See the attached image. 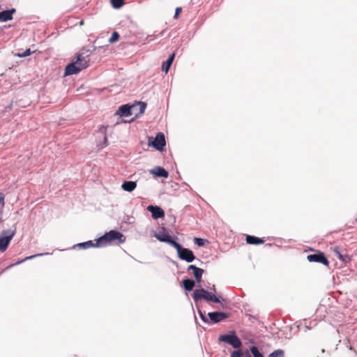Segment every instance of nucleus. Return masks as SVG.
Returning <instances> with one entry per match:
<instances>
[{
  "mask_svg": "<svg viewBox=\"0 0 357 357\" xmlns=\"http://www.w3.org/2000/svg\"><path fill=\"white\" fill-rule=\"evenodd\" d=\"M198 312L200 316V318L203 321H204L205 323H210L209 319L206 317L204 312H202L201 310H199Z\"/></svg>",
  "mask_w": 357,
  "mask_h": 357,
  "instance_id": "obj_27",
  "label": "nucleus"
},
{
  "mask_svg": "<svg viewBox=\"0 0 357 357\" xmlns=\"http://www.w3.org/2000/svg\"><path fill=\"white\" fill-rule=\"evenodd\" d=\"M268 357H284V351L281 349L275 350L270 354Z\"/></svg>",
  "mask_w": 357,
  "mask_h": 357,
  "instance_id": "obj_24",
  "label": "nucleus"
},
{
  "mask_svg": "<svg viewBox=\"0 0 357 357\" xmlns=\"http://www.w3.org/2000/svg\"><path fill=\"white\" fill-rule=\"evenodd\" d=\"M15 11V9L10 10H4L0 13V22H6L13 18V13Z\"/></svg>",
  "mask_w": 357,
  "mask_h": 357,
  "instance_id": "obj_15",
  "label": "nucleus"
},
{
  "mask_svg": "<svg viewBox=\"0 0 357 357\" xmlns=\"http://www.w3.org/2000/svg\"><path fill=\"white\" fill-rule=\"evenodd\" d=\"M250 351L253 355V357H264V355L259 352L258 348L255 346L251 347Z\"/></svg>",
  "mask_w": 357,
  "mask_h": 357,
  "instance_id": "obj_22",
  "label": "nucleus"
},
{
  "mask_svg": "<svg viewBox=\"0 0 357 357\" xmlns=\"http://www.w3.org/2000/svg\"><path fill=\"white\" fill-rule=\"evenodd\" d=\"M192 298L195 302L201 299H204L207 301L220 303V301L218 297L204 289H195L192 294Z\"/></svg>",
  "mask_w": 357,
  "mask_h": 357,
  "instance_id": "obj_4",
  "label": "nucleus"
},
{
  "mask_svg": "<svg viewBox=\"0 0 357 357\" xmlns=\"http://www.w3.org/2000/svg\"><path fill=\"white\" fill-rule=\"evenodd\" d=\"M4 199H5V196H4L3 193L0 192V201H3Z\"/></svg>",
  "mask_w": 357,
  "mask_h": 357,
  "instance_id": "obj_35",
  "label": "nucleus"
},
{
  "mask_svg": "<svg viewBox=\"0 0 357 357\" xmlns=\"http://www.w3.org/2000/svg\"><path fill=\"white\" fill-rule=\"evenodd\" d=\"M77 246L83 249H87L91 247H97L96 242L94 243L92 241L79 243Z\"/></svg>",
  "mask_w": 357,
  "mask_h": 357,
  "instance_id": "obj_21",
  "label": "nucleus"
},
{
  "mask_svg": "<svg viewBox=\"0 0 357 357\" xmlns=\"http://www.w3.org/2000/svg\"><path fill=\"white\" fill-rule=\"evenodd\" d=\"M207 241L205 240V239H203V238H195L194 239V242L196 245H197L198 246H203L204 245L205 243Z\"/></svg>",
  "mask_w": 357,
  "mask_h": 357,
  "instance_id": "obj_26",
  "label": "nucleus"
},
{
  "mask_svg": "<svg viewBox=\"0 0 357 357\" xmlns=\"http://www.w3.org/2000/svg\"><path fill=\"white\" fill-rule=\"evenodd\" d=\"M203 273L204 270L200 268H197L195 271H193L194 277L198 283L201 282Z\"/></svg>",
  "mask_w": 357,
  "mask_h": 357,
  "instance_id": "obj_20",
  "label": "nucleus"
},
{
  "mask_svg": "<svg viewBox=\"0 0 357 357\" xmlns=\"http://www.w3.org/2000/svg\"><path fill=\"white\" fill-rule=\"evenodd\" d=\"M219 340L231 344L235 349L240 348L242 345L241 341L234 333L220 335Z\"/></svg>",
  "mask_w": 357,
  "mask_h": 357,
  "instance_id": "obj_7",
  "label": "nucleus"
},
{
  "mask_svg": "<svg viewBox=\"0 0 357 357\" xmlns=\"http://www.w3.org/2000/svg\"><path fill=\"white\" fill-rule=\"evenodd\" d=\"M88 57L89 55L83 56L81 54H78L75 58L76 59L66 67L65 75L76 74L87 68L89 63Z\"/></svg>",
  "mask_w": 357,
  "mask_h": 357,
  "instance_id": "obj_2",
  "label": "nucleus"
},
{
  "mask_svg": "<svg viewBox=\"0 0 357 357\" xmlns=\"http://www.w3.org/2000/svg\"><path fill=\"white\" fill-rule=\"evenodd\" d=\"M197 267L195 266V265H190L188 267V271H190V270H192V271H195Z\"/></svg>",
  "mask_w": 357,
  "mask_h": 357,
  "instance_id": "obj_34",
  "label": "nucleus"
},
{
  "mask_svg": "<svg viewBox=\"0 0 357 357\" xmlns=\"http://www.w3.org/2000/svg\"><path fill=\"white\" fill-rule=\"evenodd\" d=\"M4 207V202H0V222L2 221L3 218V211Z\"/></svg>",
  "mask_w": 357,
  "mask_h": 357,
  "instance_id": "obj_30",
  "label": "nucleus"
},
{
  "mask_svg": "<svg viewBox=\"0 0 357 357\" xmlns=\"http://www.w3.org/2000/svg\"><path fill=\"white\" fill-rule=\"evenodd\" d=\"M175 53H172L168 58V59L162 63V70L166 73L169 71V68L174 61Z\"/></svg>",
  "mask_w": 357,
  "mask_h": 357,
  "instance_id": "obj_17",
  "label": "nucleus"
},
{
  "mask_svg": "<svg viewBox=\"0 0 357 357\" xmlns=\"http://www.w3.org/2000/svg\"><path fill=\"white\" fill-rule=\"evenodd\" d=\"M150 173L158 177L167 178L169 176L168 172L159 166H156L153 169H151Z\"/></svg>",
  "mask_w": 357,
  "mask_h": 357,
  "instance_id": "obj_14",
  "label": "nucleus"
},
{
  "mask_svg": "<svg viewBox=\"0 0 357 357\" xmlns=\"http://www.w3.org/2000/svg\"><path fill=\"white\" fill-rule=\"evenodd\" d=\"M209 321L213 324L218 323L229 317L228 314L222 312H213L208 314Z\"/></svg>",
  "mask_w": 357,
  "mask_h": 357,
  "instance_id": "obj_10",
  "label": "nucleus"
},
{
  "mask_svg": "<svg viewBox=\"0 0 357 357\" xmlns=\"http://www.w3.org/2000/svg\"><path fill=\"white\" fill-rule=\"evenodd\" d=\"M31 54V51L30 50H26L24 52H23L22 54H18V56H20V57H24V56H29Z\"/></svg>",
  "mask_w": 357,
  "mask_h": 357,
  "instance_id": "obj_31",
  "label": "nucleus"
},
{
  "mask_svg": "<svg viewBox=\"0 0 357 357\" xmlns=\"http://www.w3.org/2000/svg\"><path fill=\"white\" fill-rule=\"evenodd\" d=\"M321 352H322V353H324V352H325V350H324V349H322V350H321Z\"/></svg>",
  "mask_w": 357,
  "mask_h": 357,
  "instance_id": "obj_37",
  "label": "nucleus"
},
{
  "mask_svg": "<svg viewBox=\"0 0 357 357\" xmlns=\"http://www.w3.org/2000/svg\"><path fill=\"white\" fill-rule=\"evenodd\" d=\"M307 259L310 262L321 263L326 266H328V264H329L328 260L325 257V255L323 252H319L316 254L309 255H307Z\"/></svg>",
  "mask_w": 357,
  "mask_h": 357,
  "instance_id": "obj_9",
  "label": "nucleus"
},
{
  "mask_svg": "<svg viewBox=\"0 0 357 357\" xmlns=\"http://www.w3.org/2000/svg\"><path fill=\"white\" fill-rule=\"evenodd\" d=\"M146 107V104L142 102H139L131 106L129 105H123L119 108L115 114L120 117L130 116L133 114L137 116L138 114H142L144 112Z\"/></svg>",
  "mask_w": 357,
  "mask_h": 357,
  "instance_id": "obj_3",
  "label": "nucleus"
},
{
  "mask_svg": "<svg viewBox=\"0 0 357 357\" xmlns=\"http://www.w3.org/2000/svg\"><path fill=\"white\" fill-rule=\"evenodd\" d=\"M110 2L114 8H119L123 5V0H110Z\"/></svg>",
  "mask_w": 357,
  "mask_h": 357,
  "instance_id": "obj_23",
  "label": "nucleus"
},
{
  "mask_svg": "<svg viewBox=\"0 0 357 357\" xmlns=\"http://www.w3.org/2000/svg\"><path fill=\"white\" fill-rule=\"evenodd\" d=\"M175 248L177 250L178 257L181 259L185 260L187 262H192L195 259L193 252L190 250L182 248L179 243H177V248Z\"/></svg>",
  "mask_w": 357,
  "mask_h": 357,
  "instance_id": "obj_6",
  "label": "nucleus"
},
{
  "mask_svg": "<svg viewBox=\"0 0 357 357\" xmlns=\"http://www.w3.org/2000/svg\"><path fill=\"white\" fill-rule=\"evenodd\" d=\"M147 210L151 213L153 219H158L165 216L164 211L159 206L150 205L147 207Z\"/></svg>",
  "mask_w": 357,
  "mask_h": 357,
  "instance_id": "obj_13",
  "label": "nucleus"
},
{
  "mask_svg": "<svg viewBox=\"0 0 357 357\" xmlns=\"http://www.w3.org/2000/svg\"><path fill=\"white\" fill-rule=\"evenodd\" d=\"M183 287L186 291H191L194 288L195 284V282L190 279L183 280L182 281Z\"/></svg>",
  "mask_w": 357,
  "mask_h": 357,
  "instance_id": "obj_19",
  "label": "nucleus"
},
{
  "mask_svg": "<svg viewBox=\"0 0 357 357\" xmlns=\"http://www.w3.org/2000/svg\"><path fill=\"white\" fill-rule=\"evenodd\" d=\"M137 186V184L134 181H125L122 185V188L128 192L132 191Z\"/></svg>",
  "mask_w": 357,
  "mask_h": 357,
  "instance_id": "obj_18",
  "label": "nucleus"
},
{
  "mask_svg": "<svg viewBox=\"0 0 357 357\" xmlns=\"http://www.w3.org/2000/svg\"><path fill=\"white\" fill-rule=\"evenodd\" d=\"M125 241L126 237L122 233L116 230H111L96 240V245L98 248L105 247L112 243H123Z\"/></svg>",
  "mask_w": 357,
  "mask_h": 357,
  "instance_id": "obj_1",
  "label": "nucleus"
},
{
  "mask_svg": "<svg viewBox=\"0 0 357 357\" xmlns=\"http://www.w3.org/2000/svg\"><path fill=\"white\" fill-rule=\"evenodd\" d=\"M14 234H15L14 231H9V230L3 231L1 233V234H0V251L4 252L7 249Z\"/></svg>",
  "mask_w": 357,
  "mask_h": 357,
  "instance_id": "obj_5",
  "label": "nucleus"
},
{
  "mask_svg": "<svg viewBox=\"0 0 357 357\" xmlns=\"http://www.w3.org/2000/svg\"><path fill=\"white\" fill-rule=\"evenodd\" d=\"M155 238L161 241V242H165L171 245H172L174 248H177V242L172 240L170 235L165 232H160L155 234Z\"/></svg>",
  "mask_w": 357,
  "mask_h": 357,
  "instance_id": "obj_11",
  "label": "nucleus"
},
{
  "mask_svg": "<svg viewBox=\"0 0 357 357\" xmlns=\"http://www.w3.org/2000/svg\"><path fill=\"white\" fill-rule=\"evenodd\" d=\"M119 38V34L116 32V31H114L112 33V35L111 36V38H109V43H113L116 41H117Z\"/></svg>",
  "mask_w": 357,
  "mask_h": 357,
  "instance_id": "obj_25",
  "label": "nucleus"
},
{
  "mask_svg": "<svg viewBox=\"0 0 357 357\" xmlns=\"http://www.w3.org/2000/svg\"><path fill=\"white\" fill-rule=\"evenodd\" d=\"M243 352L241 350H235L231 352V357H242Z\"/></svg>",
  "mask_w": 357,
  "mask_h": 357,
  "instance_id": "obj_28",
  "label": "nucleus"
},
{
  "mask_svg": "<svg viewBox=\"0 0 357 357\" xmlns=\"http://www.w3.org/2000/svg\"><path fill=\"white\" fill-rule=\"evenodd\" d=\"M36 256V255H33V256L27 257H26L24 259H23V260L17 262V263H16V264H20V263H22V262H23V261H24L27 260V259H32V258L35 257Z\"/></svg>",
  "mask_w": 357,
  "mask_h": 357,
  "instance_id": "obj_33",
  "label": "nucleus"
},
{
  "mask_svg": "<svg viewBox=\"0 0 357 357\" xmlns=\"http://www.w3.org/2000/svg\"><path fill=\"white\" fill-rule=\"evenodd\" d=\"M99 131L101 132L102 134H104L105 137H104V140L105 142H107V136H106V132H107V127L104 126H101L100 128H99Z\"/></svg>",
  "mask_w": 357,
  "mask_h": 357,
  "instance_id": "obj_29",
  "label": "nucleus"
},
{
  "mask_svg": "<svg viewBox=\"0 0 357 357\" xmlns=\"http://www.w3.org/2000/svg\"><path fill=\"white\" fill-rule=\"evenodd\" d=\"M245 355H246V356H247V357H251V356H250V353H249V351H247L245 352Z\"/></svg>",
  "mask_w": 357,
  "mask_h": 357,
  "instance_id": "obj_36",
  "label": "nucleus"
},
{
  "mask_svg": "<svg viewBox=\"0 0 357 357\" xmlns=\"http://www.w3.org/2000/svg\"><path fill=\"white\" fill-rule=\"evenodd\" d=\"M149 144L151 143L152 146L157 150L162 151L166 144L165 135L162 132H158L153 141L152 138L149 137Z\"/></svg>",
  "mask_w": 357,
  "mask_h": 357,
  "instance_id": "obj_8",
  "label": "nucleus"
},
{
  "mask_svg": "<svg viewBox=\"0 0 357 357\" xmlns=\"http://www.w3.org/2000/svg\"><path fill=\"white\" fill-rule=\"evenodd\" d=\"M246 242L248 244L251 245H259L264 243V241L262 238L256 237L255 236L247 235L246 236Z\"/></svg>",
  "mask_w": 357,
  "mask_h": 357,
  "instance_id": "obj_16",
  "label": "nucleus"
},
{
  "mask_svg": "<svg viewBox=\"0 0 357 357\" xmlns=\"http://www.w3.org/2000/svg\"><path fill=\"white\" fill-rule=\"evenodd\" d=\"M335 256L342 262L347 264L351 261V257L347 254L346 250H341L339 246H335L333 249Z\"/></svg>",
  "mask_w": 357,
  "mask_h": 357,
  "instance_id": "obj_12",
  "label": "nucleus"
},
{
  "mask_svg": "<svg viewBox=\"0 0 357 357\" xmlns=\"http://www.w3.org/2000/svg\"><path fill=\"white\" fill-rule=\"evenodd\" d=\"M181 8H176V10H175V15H174V18H177L178 16L179 15V14L181 13Z\"/></svg>",
  "mask_w": 357,
  "mask_h": 357,
  "instance_id": "obj_32",
  "label": "nucleus"
}]
</instances>
